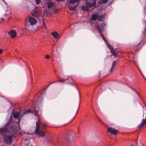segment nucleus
<instances>
[{
    "label": "nucleus",
    "mask_w": 146,
    "mask_h": 146,
    "mask_svg": "<svg viewBox=\"0 0 146 146\" xmlns=\"http://www.w3.org/2000/svg\"><path fill=\"white\" fill-rule=\"evenodd\" d=\"M31 13L33 16L36 17H40V11L36 7H35L34 9H32Z\"/></svg>",
    "instance_id": "nucleus-8"
},
{
    "label": "nucleus",
    "mask_w": 146,
    "mask_h": 146,
    "mask_svg": "<svg viewBox=\"0 0 146 146\" xmlns=\"http://www.w3.org/2000/svg\"><path fill=\"white\" fill-rule=\"evenodd\" d=\"M2 0L6 4V3H5L4 0Z\"/></svg>",
    "instance_id": "nucleus-34"
},
{
    "label": "nucleus",
    "mask_w": 146,
    "mask_h": 146,
    "mask_svg": "<svg viewBox=\"0 0 146 146\" xmlns=\"http://www.w3.org/2000/svg\"><path fill=\"white\" fill-rule=\"evenodd\" d=\"M1 19L2 20H3V19Z\"/></svg>",
    "instance_id": "nucleus-35"
},
{
    "label": "nucleus",
    "mask_w": 146,
    "mask_h": 146,
    "mask_svg": "<svg viewBox=\"0 0 146 146\" xmlns=\"http://www.w3.org/2000/svg\"><path fill=\"white\" fill-rule=\"evenodd\" d=\"M46 5L48 10L46 9L43 12V14L45 16H48L50 15L53 9L55 7V5L50 0L48 1L46 3Z\"/></svg>",
    "instance_id": "nucleus-3"
},
{
    "label": "nucleus",
    "mask_w": 146,
    "mask_h": 146,
    "mask_svg": "<svg viewBox=\"0 0 146 146\" xmlns=\"http://www.w3.org/2000/svg\"><path fill=\"white\" fill-rule=\"evenodd\" d=\"M133 61L134 62H136V60H135V59H133Z\"/></svg>",
    "instance_id": "nucleus-32"
},
{
    "label": "nucleus",
    "mask_w": 146,
    "mask_h": 146,
    "mask_svg": "<svg viewBox=\"0 0 146 146\" xmlns=\"http://www.w3.org/2000/svg\"><path fill=\"white\" fill-rule=\"evenodd\" d=\"M105 16L106 15L105 14L100 15L98 17L99 20L100 21H103L104 20Z\"/></svg>",
    "instance_id": "nucleus-16"
},
{
    "label": "nucleus",
    "mask_w": 146,
    "mask_h": 146,
    "mask_svg": "<svg viewBox=\"0 0 146 146\" xmlns=\"http://www.w3.org/2000/svg\"><path fill=\"white\" fill-rule=\"evenodd\" d=\"M41 0H35L36 2V3L37 4H39L41 1Z\"/></svg>",
    "instance_id": "nucleus-23"
},
{
    "label": "nucleus",
    "mask_w": 146,
    "mask_h": 146,
    "mask_svg": "<svg viewBox=\"0 0 146 146\" xmlns=\"http://www.w3.org/2000/svg\"><path fill=\"white\" fill-rule=\"evenodd\" d=\"M35 115H37V117H38V113H37V112H35Z\"/></svg>",
    "instance_id": "nucleus-29"
},
{
    "label": "nucleus",
    "mask_w": 146,
    "mask_h": 146,
    "mask_svg": "<svg viewBox=\"0 0 146 146\" xmlns=\"http://www.w3.org/2000/svg\"><path fill=\"white\" fill-rule=\"evenodd\" d=\"M40 121L38 119L36 122V128L35 129V132L36 134L38 135L40 137H43L44 135V133L43 132L42 130H40Z\"/></svg>",
    "instance_id": "nucleus-4"
},
{
    "label": "nucleus",
    "mask_w": 146,
    "mask_h": 146,
    "mask_svg": "<svg viewBox=\"0 0 146 146\" xmlns=\"http://www.w3.org/2000/svg\"><path fill=\"white\" fill-rule=\"evenodd\" d=\"M28 134H29L26 133L25 134V135H27Z\"/></svg>",
    "instance_id": "nucleus-33"
},
{
    "label": "nucleus",
    "mask_w": 146,
    "mask_h": 146,
    "mask_svg": "<svg viewBox=\"0 0 146 146\" xmlns=\"http://www.w3.org/2000/svg\"><path fill=\"white\" fill-rule=\"evenodd\" d=\"M85 4L88 6L89 8L94 7L96 4V0H94L92 3H91L89 2L86 1Z\"/></svg>",
    "instance_id": "nucleus-10"
},
{
    "label": "nucleus",
    "mask_w": 146,
    "mask_h": 146,
    "mask_svg": "<svg viewBox=\"0 0 146 146\" xmlns=\"http://www.w3.org/2000/svg\"><path fill=\"white\" fill-rule=\"evenodd\" d=\"M31 112L32 113H33V112Z\"/></svg>",
    "instance_id": "nucleus-37"
},
{
    "label": "nucleus",
    "mask_w": 146,
    "mask_h": 146,
    "mask_svg": "<svg viewBox=\"0 0 146 146\" xmlns=\"http://www.w3.org/2000/svg\"><path fill=\"white\" fill-rule=\"evenodd\" d=\"M79 3V0H70L69 2L70 5H69V8L71 10H75Z\"/></svg>",
    "instance_id": "nucleus-5"
},
{
    "label": "nucleus",
    "mask_w": 146,
    "mask_h": 146,
    "mask_svg": "<svg viewBox=\"0 0 146 146\" xmlns=\"http://www.w3.org/2000/svg\"><path fill=\"white\" fill-rule=\"evenodd\" d=\"M108 131L110 133L115 135H116L118 132V131L117 129H114L111 127L108 128Z\"/></svg>",
    "instance_id": "nucleus-11"
},
{
    "label": "nucleus",
    "mask_w": 146,
    "mask_h": 146,
    "mask_svg": "<svg viewBox=\"0 0 146 146\" xmlns=\"http://www.w3.org/2000/svg\"><path fill=\"white\" fill-rule=\"evenodd\" d=\"M143 117L144 118L141 120V122L138 125L139 128L144 126L146 123V108L144 111Z\"/></svg>",
    "instance_id": "nucleus-9"
},
{
    "label": "nucleus",
    "mask_w": 146,
    "mask_h": 146,
    "mask_svg": "<svg viewBox=\"0 0 146 146\" xmlns=\"http://www.w3.org/2000/svg\"><path fill=\"white\" fill-rule=\"evenodd\" d=\"M145 14L146 15V7L144 8Z\"/></svg>",
    "instance_id": "nucleus-28"
},
{
    "label": "nucleus",
    "mask_w": 146,
    "mask_h": 146,
    "mask_svg": "<svg viewBox=\"0 0 146 146\" xmlns=\"http://www.w3.org/2000/svg\"><path fill=\"white\" fill-rule=\"evenodd\" d=\"M64 80H60L59 81H56L53 82H52L51 83H50L48 86H47V87H48L50 84H52L53 83H54L55 82H64Z\"/></svg>",
    "instance_id": "nucleus-22"
},
{
    "label": "nucleus",
    "mask_w": 146,
    "mask_h": 146,
    "mask_svg": "<svg viewBox=\"0 0 146 146\" xmlns=\"http://www.w3.org/2000/svg\"><path fill=\"white\" fill-rule=\"evenodd\" d=\"M99 14L97 13L95 14H93L92 15L91 17V19L93 20H95L97 18H98Z\"/></svg>",
    "instance_id": "nucleus-14"
},
{
    "label": "nucleus",
    "mask_w": 146,
    "mask_h": 146,
    "mask_svg": "<svg viewBox=\"0 0 146 146\" xmlns=\"http://www.w3.org/2000/svg\"><path fill=\"white\" fill-rule=\"evenodd\" d=\"M45 125H44V126H43V127H44Z\"/></svg>",
    "instance_id": "nucleus-36"
},
{
    "label": "nucleus",
    "mask_w": 146,
    "mask_h": 146,
    "mask_svg": "<svg viewBox=\"0 0 146 146\" xmlns=\"http://www.w3.org/2000/svg\"><path fill=\"white\" fill-rule=\"evenodd\" d=\"M40 23H42L41 26H43L44 27H45L46 25L45 24L44 21V20L42 19L40 21Z\"/></svg>",
    "instance_id": "nucleus-21"
},
{
    "label": "nucleus",
    "mask_w": 146,
    "mask_h": 146,
    "mask_svg": "<svg viewBox=\"0 0 146 146\" xmlns=\"http://www.w3.org/2000/svg\"><path fill=\"white\" fill-rule=\"evenodd\" d=\"M102 38L105 42L106 43L107 46L110 49V52L112 54H113L114 56L115 57H117V51L111 46V45L109 44V43L107 42L103 36H102Z\"/></svg>",
    "instance_id": "nucleus-7"
},
{
    "label": "nucleus",
    "mask_w": 146,
    "mask_h": 146,
    "mask_svg": "<svg viewBox=\"0 0 146 146\" xmlns=\"http://www.w3.org/2000/svg\"><path fill=\"white\" fill-rule=\"evenodd\" d=\"M108 0H102V2L104 3H106L107 2Z\"/></svg>",
    "instance_id": "nucleus-25"
},
{
    "label": "nucleus",
    "mask_w": 146,
    "mask_h": 146,
    "mask_svg": "<svg viewBox=\"0 0 146 146\" xmlns=\"http://www.w3.org/2000/svg\"><path fill=\"white\" fill-rule=\"evenodd\" d=\"M8 34L9 36L12 38H14L17 35L16 32L13 30H11L8 32Z\"/></svg>",
    "instance_id": "nucleus-12"
},
{
    "label": "nucleus",
    "mask_w": 146,
    "mask_h": 146,
    "mask_svg": "<svg viewBox=\"0 0 146 146\" xmlns=\"http://www.w3.org/2000/svg\"><path fill=\"white\" fill-rule=\"evenodd\" d=\"M29 143V139H25V143L24 145V146H28L29 143Z\"/></svg>",
    "instance_id": "nucleus-20"
},
{
    "label": "nucleus",
    "mask_w": 146,
    "mask_h": 146,
    "mask_svg": "<svg viewBox=\"0 0 146 146\" xmlns=\"http://www.w3.org/2000/svg\"><path fill=\"white\" fill-rule=\"evenodd\" d=\"M51 35L56 39H57L59 37V34L56 31L53 32L51 33Z\"/></svg>",
    "instance_id": "nucleus-15"
},
{
    "label": "nucleus",
    "mask_w": 146,
    "mask_h": 146,
    "mask_svg": "<svg viewBox=\"0 0 146 146\" xmlns=\"http://www.w3.org/2000/svg\"><path fill=\"white\" fill-rule=\"evenodd\" d=\"M50 56L49 55H47L45 56V58L46 59H48L50 58Z\"/></svg>",
    "instance_id": "nucleus-24"
},
{
    "label": "nucleus",
    "mask_w": 146,
    "mask_h": 146,
    "mask_svg": "<svg viewBox=\"0 0 146 146\" xmlns=\"http://www.w3.org/2000/svg\"><path fill=\"white\" fill-rule=\"evenodd\" d=\"M37 21L36 18L31 16L29 17L28 21L26 22L25 24V28L28 31H33L34 27Z\"/></svg>",
    "instance_id": "nucleus-2"
},
{
    "label": "nucleus",
    "mask_w": 146,
    "mask_h": 146,
    "mask_svg": "<svg viewBox=\"0 0 146 146\" xmlns=\"http://www.w3.org/2000/svg\"><path fill=\"white\" fill-rule=\"evenodd\" d=\"M73 135H69L68 138V141L69 142L72 141L73 139Z\"/></svg>",
    "instance_id": "nucleus-19"
},
{
    "label": "nucleus",
    "mask_w": 146,
    "mask_h": 146,
    "mask_svg": "<svg viewBox=\"0 0 146 146\" xmlns=\"http://www.w3.org/2000/svg\"><path fill=\"white\" fill-rule=\"evenodd\" d=\"M30 112H31V111L30 110H28L25 111L23 112V114L21 115V117H20L19 112H17L13 114V117L17 119H18L19 118L18 120V123H19L22 117H23V116H25V115H27L28 113Z\"/></svg>",
    "instance_id": "nucleus-6"
},
{
    "label": "nucleus",
    "mask_w": 146,
    "mask_h": 146,
    "mask_svg": "<svg viewBox=\"0 0 146 146\" xmlns=\"http://www.w3.org/2000/svg\"><path fill=\"white\" fill-rule=\"evenodd\" d=\"M117 61H114L112 64L111 67V69L110 70V72H112L113 70H114V68L115 66L116 63Z\"/></svg>",
    "instance_id": "nucleus-17"
},
{
    "label": "nucleus",
    "mask_w": 146,
    "mask_h": 146,
    "mask_svg": "<svg viewBox=\"0 0 146 146\" xmlns=\"http://www.w3.org/2000/svg\"><path fill=\"white\" fill-rule=\"evenodd\" d=\"M105 25V24L103 23L100 26L98 27V31L100 32V33H101V35H102V31L104 29V27Z\"/></svg>",
    "instance_id": "nucleus-13"
},
{
    "label": "nucleus",
    "mask_w": 146,
    "mask_h": 146,
    "mask_svg": "<svg viewBox=\"0 0 146 146\" xmlns=\"http://www.w3.org/2000/svg\"><path fill=\"white\" fill-rule=\"evenodd\" d=\"M12 125V123H7L5 127L0 129L5 142L8 144L11 143L14 134L17 129V127Z\"/></svg>",
    "instance_id": "nucleus-1"
},
{
    "label": "nucleus",
    "mask_w": 146,
    "mask_h": 146,
    "mask_svg": "<svg viewBox=\"0 0 146 146\" xmlns=\"http://www.w3.org/2000/svg\"><path fill=\"white\" fill-rule=\"evenodd\" d=\"M143 33L144 35L146 34V27L145 28L144 30V31Z\"/></svg>",
    "instance_id": "nucleus-27"
},
{
    "label": "nucleus",
    "mask_w": 146,
    "mask_h": 146,
    "mask_svg": "<svg viewBox=\"0 0 146 146\" xmlns=\"http://www.w3.org/2000/svg\"><path fill=\"white\" fill-rule=\"evenodd\" d=\"M99 3L100 4H102V3L101 1H100V2H99Z\"/></svg>",
    "instance_id": "nucleus-31"
},
{
    "label": "nucleus",
    "mask_w": 146,
    "mask_h": 146,
    "mask_svg": "<svg viewBox=\"0 0 146 146\" xmlns=\"http://www.w3.org/2000/svg\"><path fill=\"white\" fill-rule=\"evenodd\" d=\"M133 90L136 93L138 96H139V94L137 93V92L136 90H135L134 89H133Z\"/></svg>",
    "instance_id": "nucleus-26"
},
{
    "label": "nucleus",
    "mask_w": 146,
    "mask_h": 146,
    "mask_svg": "<svg viewBox=\"0 0 146 146\" xmlns=\"http://www.w3.org/2000/svg\"><path fill=\"white\" fill-rule=\"evenodd\" d=\"M3 52V50L2 49H0V54H1Z\"/></svg>",
    "instance_id": "nucleus-30"
},
{
    "label": "nucleus",
    "mask_w": 146,
    "mask_h": 146,
    "mask_svg": "<svg viewBox=\"0 0 146 146\" xmlns=\"http://www.w3.org/2000/svg\"><path fill=\"white\" fill-rule=\"evenodd\" d=\"M82 9L84 11H87L89 9V7L87 5H83L82 6Z\"/></svg>",
    "instance_id": "nucleus-18"
}]
</instances>
